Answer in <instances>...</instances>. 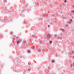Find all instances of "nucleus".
<instances>
[{
  "mask_svg": "<svg viewBox=\"0 0 74 74\" xmlns=\"http://www.w3.org/2000/svg\"><path fill=\"white\" fill-rule=\"evenodd\" d=\"M68 23H71V22H68Z\"/></svg>",
  "mask_w": 74,
  "mask_h": 74,
  "instance_id": "nucleus-11",
  "label": "nucleus"
},
{
  "mask_svg": "<svg viewBox=\"0 0 74 74\" xmlns=\"http://www.w3.org/2000/svg\"><path fill=\"white\" fill-rule=\"evenodd\" d=\"M50 36H51V35H50Z\"/></svg>",
  "mask_w": 74,
  "mask_h": 74,
  "instance_id": "nucleus-16",
  "label": "nucleus"
},
{
  "mask_svg": "<svg viewBox=\"0 0 74 74\" xmlns=\"http://www.w3.org/2000/svg\"><path fill=\"white\" fill-rule=\"evenodd\" d=\"M6 1H7L5 0L4 2H6Z\"/></svg>",
  "mask_w": 74,
  "mask_h": 74,
  "instance_id": "nucleus-7",
  "label": "nucleus"
},
{
  "mask_svg": "<svg viewBox=\"0 0 74 74\" xmlns=\"http://www.w3.org/2000/svg\"><path fill=\"white\" fill-rule=\"evenodd\" d=\"M55 36L56 37V34L55 35Z\"/></svg>",
  "mask_w": 74,
  "mask_h": 74,
  "instance_id": "nucleus-5",
  "label": "nucleus"
},
{
  "mask_svg": "<svg viewBox=\"0 0 74 74\" xmlns=\"http://www.w3.org/2000/svg\"><path fill=\"white\" fill-rule=\"evenodd\" d=\"M10 33L12 34V32H11Z\"/></svg>",
  "mask_w": 74,
  "mask_h": 74,
  "instance_id": "nucleus-4",
  "label": "nucleus"
},
{
  "mask_svg": "<svg viewBox=\"0 0 74 74\" xmlns=\"http://www.w3.org/2000/svg\"><path fill=\"white\" fill-rule=\"evenodd\" d=\"M71 12L73 14H74V10L72 11Z\"/></svg>",
  "mask_w": 74,
  "mask_h": 74,
  "instance_id": "nucleus-2",
  "label": "nucleus"
},
{
  "mask_svg": "<svg viewBox=\"0 0 74 74\" xmlns=\"http://www.w3.org/2000/svg\"><path fill=\"white\" fill-rule=\"evenodd\" d=\"M48 27H49V25H48Z\"/></svg>",
  "mask_w": 74,
  "mask_h": 74,
  "instance_id": "nucleus-12",
  "label": "nucleus"
},
{
  "mask_svg": "<svg viewBox=\"0 0 74 74\" xmlns=\"http://www.w3.org/2000/svg\"><path fill=\"white\" fill-rule=\"evenodd\" d=\"M61 30H62V31H64V29H61Z\"/></svg>",
  "mask_w": 74,
  "mask_h": 74,
  "instance_id": "nucleus-9",
  "label": "nucleus"
},
{
  "mask_svg": "<svg viewBox=\"0 0 74 74\" xmlns=\"http://www.w3.org/2000/svg\"><path fill=\"white\" fill-rule=\"evenodd\" d=\"M64 3H66V0L64 1Z\"/></svg>",
  "mask_w": 74,
  "mask_h": 74,
  "instance_id": "nucleus-3",
  "label": "nucleus"
},
{
  "mask_svg": "<svg viewBox=\"0 0 74 74\" xmlns=\"http://www.w3.org/2000/svg\"><path fill=\"white\" fill-rule=\"evenodd\" d=\"M49 37L50 38V36H49Z\"/></svg>",
  "mask_w": 74,
  "mask_h": 74,
  "instance_id": "nucleus-15",
  "label": "nucleus"
},
{
  "mask_svg": "<svg viewBox=\"0 0 74 74\" xmlns=\"http://www.w3.org/2000/svg\"><path fill=\"white\" fill-rule=\"evenodd\" d=\"M21 41V40H18V41H17V43L19 44V42H20Z\"/></svg>",
  "mask_w": 74,
  "mask_h": 74,
  "instance_id": "nucleus-1",
  "label": "nucleus"
},
{
  "mask_svg": "<svg viewBox=\"0 0 74 74\" xmlns=\"http://www.w3.org/2000/svg\"><path fill=\"white\" fill-rule=\"evenodd\" d=\"M51 42H52L51 41L50 42V43H51Z\"/></svg>",
  "mask_w": 74,
  "mask_h": 74,
  "instance_id": "nucleus-13",
  "label": "nucleus"
},
{
  "mask_svg": "<svg viewBox=\"0 0 74 74\" xmlns=\"http://www.w3.org/2000/svg\"><path fill=\"white\" fill-rule=\"evenodd\" d=\"M28 52L29 53V52H30V51H29V50L28 51Z\"/></svg>",
  "mask_w": 74,
  "mask_h": 74,
  "instance_id": "nucleus-10",
  "label": "nucleus"
},
{
  "mask_svg": "<svg viewBox=\"0 0 74 74\" xmlns=\"http://www.w3.org/2000/svg\"><path fill=\"white\" fill-rule=\"evenodd\" d=\"M58 38H59V37H58Z\"/></svg>",
  "mask_w": 74,
  "mask_h": 74,
  "instance_id": "nucleus-14",
  "label": "nucleus"
},
{
  "mask_svg": "<svg viewBox=\"0 0 74 74\" xmlns=\"http://www.w3.org/2000/svg\"><path fill=\"white\" fill-rule=\"evenodd\" d=\"M55 60L52 61V62H54Z\"/></svg>",
  "mask_w": 74,
  "mask_h": 74,
  "instance_id": "nucleus-8",
  "label": "nucleus"
},
{
  "mask_svg": "<svg viewBox=\"0 0 74 74\" xmlns=\"http://www.w3.org/2000/svg\"><path fill=\"white\" fill-rule=\"evenodd\" d=\"M72 19H71L70 20L71 22H72Z\"/></svg>",
  "mask_w": 74,
  "mask_h": 74,
  "instance_id": "nucleus-6",
  "label": "nucleus"
}]
</instances>
